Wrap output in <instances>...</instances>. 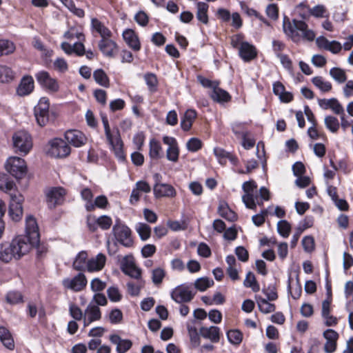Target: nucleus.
Listing matches in <instances>:
<instances>
[{
    "label": "nucleus",
    "instance_id": "obj_1",
    "mask_svg": "<svg viewBox=\"0 0 353 353\" xmlns=\"http://www.w3.org/2000/svg\"><path fill=\"white\" fill-rule=\"evenodd\" d=\"M31 250V245L27 239L18 236L10 242H3L0 244V261L9 263L12 260H19L27 254Z\"/></svg>",
    "mask_w": 353,
    "mask_h": 353
},
{
    "label": "nucleus",
    "instance_id": "obj_2",
    "mask_svg": "<svg viewBox=\"0 0 353 353\" xmlns=\"http://www.w3.org/2000/svg\"><path fill=\"white\" fill-rule=\"evenodd\" d=\"M283 28L285 34L294 42H299L301 39L313 41L315 34L307 28V25L301 20L293 19L291 23L286 17L283 19Z\"/></svg>",
    "mask_w": 353,
    "mask_h": 353
},
{
    "label": "nucleus",
    "instance_id": "obj_3",
    "mask_svg": "<svg viewBox=\"0 0 353 353\" xmlns=\"http://www.w3.org/2000/svg\"><path fill=\"white\" fill-rule=\"evenodd\" d=\"M101 120L107 142L114 151L117 158L121 161H125V156L123 151V142L119 128L115 127L111 129L108 117L105 115L101 117Z\"/></svg>",
    "mask_w": 353,
    "mask_h": 353
},
{
    "label": "nucleus",
    "instance_id": "obj_4",
    "mask_svg": "<svg viewBox=\"0 0 353 353\" xmlns=\"http://www.w3.org/2000/svg\"><path fill=\"white\" fill-rule=\"evenodd\" d=\"M112 232L117 242L125 248L133 245L131 230L124 224L117 221L113 226Z\"/></svg>",
    "mask_w": 353,
    "mask_h": 353
},
{
    "label": "nucleus",
    "instance_id": "obj_5",
    "mask_svg": "<svg viewBox=\"0 0 353 353\" xmlns=\"http://www.w3.org/2000/svg\"><path fill=\"white\" fill-rule=\"evenodd\" d=\"M257 188V185L254 181H245L242 185V189L245 194L242 196V201L245 204L247 208L251 210H256V203L261 205H263V202L258 201V196H254L253 192L254 190Z\"/></svg>",
    "mask_w": 353,
    "mask_h": 353
},
{
    "label": "nucleus",
    "instance_id": "obj_6",
    "mask_svg": "<svg viewBox=\"0 0 353 353\" xmlns=\"http://www.w3.org/2000/svg\"><path fill=\"white\" fill-rule=\"evenodd\" d=\"M6 170L17 179H22L27 173L25 161L17 157H10L6 163Z\"/></svg>",
    "mask_w": 353,
    "mask_h": 353
},
{
    "label": "nucleus",
    "instance_id": "obj_7",
    "mask_svg": "<svg viewBox=\"0 0 353 353\" xmlns=\"http://www.w3.org/2000/svg\"><path fill=\"white\" fill-rule=\"evenodd\" d=\"M8 214L12 221H19L23 216V196L19 192L11 193Z\"/></svg>",
    "mask_w": 353,
    "mask_h": 353
},
{
    "label": "nucleus",
    "instance_id": "obj_8",
    "mask_svg": "<svg viewBox=\"0 0 353 353\" xmlns=\"http://www.w3.org/2000/svg\"><path fill=\"white\" fill-rule=\"evenodd\" d=\"M13 145L17 152L26 154L32 148L30 135L26 131H19L12 137Z\"/></svg>",
    "mask_w": 353,
    "mask_h": 353
},
{
    "label": "nucleus",
    "instance_id": "obj_9",
    "mask_svg": "<svg viewBox=\"0 0 353 353\" xmlns=\"http://www.w3.org/2000/svg\"><path fill=\"white\" fill-rule=\"evenodd\" d=\"M49 143L50 148L48 150V154L52 157L63 158L70 154V147L61 139H54Z\"/></svg>",
    "mask_w": 353,
    "mask_h": 353
},
{
    "label": "nucleus",
    "instance_id": "obj_10",
    "mask_svg": "<svg viewBox=\"0 0 353 353\" xmlns=\"http://www.w3.org/2000/svg\"><path fill=\"white\" fill-rule=\"evenodd\" d=\"M121 269L124 274L135 280L143 279L141 270L136 265L132 255H127L123 258Z\"/></svg>",
    "mask_w": 353,
    "mask_h": 353
},
{
    "label": "nucleus",
    "instance_id": "obj_11",
    "mask_svg": "<svg viewBox=\"0 0 353 353\" xmlns=\"http://www.w3.org/2000/svg\"><path fill=\"white\" fill-rule=\"evenodd\" d=\"M49 101L45 97L41 98L34 107V113L37 122L40 126H45L49 121Z\"/></svg>",
    "mask_w": 353,
    "mask_h": 353
},
{
    "label": "nucleus",
    "instance_id": "obj_12",
    "mask_svg": "<svg viewBox=\"0 0 353 353\" xmlns=\"http://www.w3.org/2000/svg\"><path fill=\"white\" fill-rule=\"evenodd\" d=\"M23 236L31 245V248L39 242L40 237L39 228L36 219L32 216H28L26 219V236Z\"/></svg>",
    "mask_w": 353,
    "mask_h": 353
},
{
    "label": "nucleus",
    "instance_id": "obj_13",
    "mask_svg": "<svg viewBox=\"0 0 353 353\" xmlns=\"http://www.w3.org/2000/svg\"><path fill=\"white\" fill-rule=\"evenodd\" d=\"M155 184L153 188L155 197H174L176 195V191L173 186L167 183H161V176L156 173L154 175Z\"/></svg>",
    "mask_w": 353,
    "mask_h": 353
},
{
    "label": "nucleus",
    "instance_id": "obj_14",
    "mask_svg": "<svg viewBox=\"0 0 353 353\" xmlns=\"http://www.w3.org/2000/svg\"><path fill=\"white\" fill-rule=\"evenodd\" d=\"M65 288L74 292L82 290L87 285V279L83 273H79L72 279L66 278L62 281Z\"/></svg>",
    "mask_w": 353,
    "mask_h": 353
},
{
    "label": "nucleus",
    "instance_id": "obj_15",
    "mask_svg": "<svg viewBox=\"0 0 353 353\" xmlns=\"http://www.w3.org/2000/svg\"><path fill=\"white\" fill-rule=\"evenodd\" d=\"M194 319L187 323V329L190 336L191 344L193 347L199 345V308L194 310Z\"/></svg>",
    "mask_w": 353,
    "mask_h": 353
},
{
    "label": "nucleus",
    "instance_id": "obj_16",
    "mask_svg": "<svg viewBox=\"0 0 353 353\" xmlns=\"http://www.w3.org/2000/svg\"><path fill=\"white\" fill-rule=\"evenodd\" d=\"M37 81L46 89L51 92L59 90V84L56 79L52 78L46 71H40L35 74Z\"/></svg>",
    "mask_w": 353,
    "mask_h": 353
},
{
    "label": "nucleus",
    "instance_id": "obj_17",
    "mask_svg": "<svg viewBox=\"0 0 353 353\" xmlns=\"http://www.w3.org/2000/svg\"><path fill=\"white\" fill-rule=\"evenodd\" d=\"M65 139L67 142L76 148L85 144L87 138L83 132L77 130H70L65 132Z\"/></svg>",
    "mask_w": 353,
    "mask_h": 353
},
{
    "label": "nucleus",
    "instance_id": "obj_18",
    "mask_svg": "<svg viewBox=\"0 0 353 353\" xmlns=\"http://www.w3.org/2000/svg\"><path fill=\"white\" fill-rule=\"evenodd\" d=\"M65 194V190L63 188L59 187L51 189L47 194L48 207L53 208L57 205L60 204Z\"/></svg>",
    "mask_w": 353,
    "mask_h": 353
},
{
    "label": "nucleus",
    "instance_id": "obj_19",
    "mask_svg": "<svg viewBox=\"0 0 353 353\" xmlns=\"http://www.w3.org/2000/svg\"><path fill=\"white\" fill-rule=\"evenodd\" d=\"M106 262V256L102 253H99L96 256L89 259L86 264V270L89 272H99L101 270Z\"/></svg>",
    "mask_w": 353,
    "mask_h": 353
},
{
    "label": "nucleus",
    "instance_id": "obj_20",
    "mask_svg": "<svg viewBox=\"0 0 353 353\" xmlns=\"http://www.w3.org/2000/svg\"><path fill=\"white\" fill-rule=\"evenodd\" d=\"M239 55L245 62H249L256 57V49L250 43L244 42L239 46Z\"/></svg>",
    "mask_w": 353,
    "mask_h": 353
},
{
    "label": "nucleus",
    "instance_id": "obj_21",
    "mask_svg": "<svg viewBox=\"0 0 353 353\" xmlns=\"http://www.w3.org/2000/svg\"><path fill=\"white\" fill-rule=\"evenodd\" d=\"M98 46L101 52L108 57H113L117 51V43L110 38L101 39Z\"/></svg>",
    "mask_w": 353,
    "mask_h": 353
},
{
    "label": "nucleus",
    "instance_id": "obj_22",
    "mask_svg": "<svg viewBox=\"0 0 353 353\" xmlns=\"http://www.w3.org/2000/svg\"><path fill=\"white\" fill-rule=\"evenodd\" d=\"M194 295L188 288L181 286L176 288L171 294L172 298L177 303L190 301Z\"/></svg>",
    "mask_w": 353,
    "mask_h": 353
},
{
    "label": "nucleus",
    "instance_id": "obj_23",
    "mask_svg": "<svg viewBox=\"0 0 353 353\" xmlns=\"http://www.w3.org/2000/svg\"><path fill=\"white\" fill-rule=\"evenodd\" d=\"M101 314L97 305L89 304L85 310L83 321L84 325L87 326L90 323L101 319Z\"/></svg>",
    "mask_w": 353,
    "mask_h": 353
},
{
    "label": "nucleus",
    "instance_id": "obj_24",
    "mask_svg": "<svg viewBox=\"0 0 353 353\" xmlns=\"http://www.w3.org/2000/svg\"><path fill=\"white\" fill-rule=\"evenodd\" d=\"M200 336L209 339L212 343H217L220 339V329L216 326L200 327Z\"/></svg>",
    "mask_w": 353,
    "mask_h": 353
},
{
    "label": "nucleus",
    "instance_id": "obj_25",
    "mask_svg": "<svg viewBox=\"0 0 353 353\" xmlns=\"http://www.w3.org/2000/svg\"><path fill=\"white\" fill-rule=\"evenodd\" d=\"M34 89V80L31 76L23 77L17 88V92L19 96L30 94Z\"/></svg>",
    "mask_w": 353,
    "mask_h": 353
},
{
    "label": "nucleus",
    "instance_id": "obj_26",
    "mask_svg": "<svg viewBox=\"0 0 353 353\" xmlns=\"http://www.w3.org/2000/svg\"><path fill=\"white\" fill-rule=\"evenodd\" d=\"M123 37L127 44L134 50L138 51L140 50L141 45L139 38L135 32L131 30L128 29L123 32Z\"/></svg>",
    "mask_w": 353,
    "mask_h": 353
},
{
    "label": "nucleus",
    "instance_id": "obj_27",
    "mask_svg": "<svg viewBox=\"0 0 353 353\" xmlns=\"http://www.w3.org/2000/svg\"><path fill=\"white\" fill-rule=\"evenodd\" d=\"M218 213L221 217L228 221L234 222L237 220V214L225 203H220L218 208Z\"/></svg>",
    "mask_w": 353,
    "mask_h": 353
},
{
    "label": "nucleus",
    "instance_id": "obj_28",
    "mask_svg": "<svg viewBox=\"0 0 353 353\" xmlns=\"http://www.w3.org/2000/svg\"><path fill=\"white\" fill-rule=\"evenodd\" d=\"M210 97L217 103H223L231 100L230 94L225 90L219 88V85L210 93Z\"/></svg>",
    "mask_w": 353,
    "mask_h": 353
},
{
    "label": "nucleus",
    "instance_id": "obj_29",
    "mask_svg": "<svg viewBox=\"0 0 353 353\" xmlns=\"http://www.w3.org/2000/svg\"><path fill=\"white\" fill-rule=\"evenodd\" d=\"M91 26L92 29L96 30L101 37V39L110 38L111 31L105 27L99 20L96 18L92 19Z\"/></svg>",
    "mask_w": 353,
    "mask_h": 353
},
{
    "label": "nucleus",
    "instance_id": "obj_30",
    "mask_svg": "<svg viewBox=\"0 0 353 353\" xmlns=\"http://www.w3.org/2000/svg\"><path fill=\"white\" fill-rule=\"evenodd\" d=\"M197 113L194 110H188L181 120V126L185 131L189 130L192 125L193 121L196 119Z\"/></svg>",
    "mask_w": 353,
    "mask_h": 353
},
{
    "label": "nucleus",
    "instance_id": "obj_31",
    "mask_svg": "<svg viewBox=\"0 0 353 353\" xmlns=\"http://www.w3.org/2000/svg\"><path fill=\"white\" fill-rule=\"evenodd\" d=\"M88 253L86 251H81L76 256L72 267L77 271H83L86 270V264L88 261Z\"/></svg>",
    "mask_w": 353,
    "mask_h": 353
},
{
    "label": "nucleus",
    "instance_id": "obj_32",
    "mask_svg": "<svg viewBox=\"0 0 353 353\" xmlns=\"http://www.w3.org/2000/svg\"><path fill=\"white\" fill-rule=\"evenodd\" d=\"M0 340L5 347L12 350L14 347V340L10 331L5 327H0Z\"/></svg>",
    "mask_w": 353,
    "mask_h": 353
},
{
    "label": "nucleus",
    "instance_id": "obj_33",
    "mask_svg": "<svg viewBox=\"0 0 353 353\" xmlns=\"http://www.w3.org/2000/svg\"><path fill=\"white\" fill-rule=\"evenodd\" d=\"M256 301L259 310L264 314L273 312L276 310L274 304L269 303L268 300L261 296H256Z\"/></svg>",
    "mask_w": 353,
    "mask_h": 353
},
{
    "label": "nucleus",
    "instance_id": "obj_34",
    "mask_svg": "<svg viewBox=\"0 0 353 353\" xmlns=\"http://www.w3.org/2000/svg\"><path fill=\"white\" fill-rule=\"evenodd\" d=\"M145 281L143 279L129 281L127 283L128 292L133 296H138L141 288L144 287Z\"/></svg>",
    "mask_w": 353,
    "mask_h": 353
},
{
    "label": "nucleus",
    "instance_id": "obj_35",
    "mask_svg": "<svg viewBox=\"0 0 353 353\" xmlns=\"http://www.w3.org/2000/svg\"><path fill=\"white\" fill-rule=\"evenodd\" d=\"M329 74L338 83L341 84L347 81V75L345 70L340 68H332L330 69Z\"/></svg>",
    "mask_w": 353,
    "mask_h": 353
},
{
    "label": "nucleus",
    "instance_id": "obj_36",
    "mask_svg": "<svg viewBox=\"0 0 353 353\" xmlns=\"http://www.w3.org/2000/svg\"><path fill=\"white\" fill-rule=\"evenodd\" d=\"M93 77L96 82L101 86L108 88L110 80L105 72L102 69H97L93 73Z\"/></svg>",
    "mask_w": 353,
    "mask_h": 353
},
{
    "label": "nucleus",
    "instance_id": "obj_37",
    "mask_svg": "<svg viewBox=\"0 0 353 353\" xmlns=\"http://www.w3.org/2000/svg\"><path fill=\"white\" fill-rule=\"evenodd\" d=\"M312 83L323 92H329L332 90V84L327 81H325L322 77H314L312 79Z\"/></svg>",
    "mask_w": 353,
    "mask_h": 353
},
{
    "label": "nucleus",
    "instance_id": "obj_38",
    "mask_svg": "<svg viewBox=\"0 0 353 353\" xmlns=\"http://www.w3.org/2000/svg\"><path fill=\"white\" fill-rule=\"evenodd\" d=\"M325 128L332 133H336L340 128V123L337 118L334 116H326L324 119Z\"/></svg>",
    "mask_w": 353,
    "mask_h": 353
},
{
    "label": "nucleus",
    "instance_id": "obj_39",
    "mask_svg": "<svg viewBox=\"0 0 353 353\" xmlns=\"http://www.w3.org/2000/svg\"><path fill=\"white\" fill-rule=\"evenodd\" d=\"M135 230L142 241H146L150 237L151 228L146 223H138Z\"/></svg>",
    "mask_w": 353,
    "mask_h": 353
},
{
    "label": "nucleus",
    "instance_id": "obj_40",
    "mask_svg": "<svg viewBox=\"0 0 353 353\" xmlns=\"http://www.w3.org/2000/svg\"><path fill=\"white\" fill-rule=\"evenodd\" d=\"M12 70L6 65H0V82L8 83L14 79Z\"/></svg>",
    "mask_w": 353,
    "mask_h": 353
},
{
    "label": "nucleus",
    "instance_id": "obj_41",
    "mask_svg": "<svg viewBox=\"0 0 353 353\" xmlns=\"http://www.w3.org/2000/svg\"><path fill=\"white\" fill-rule=\"evenodd\" d=\"M243 285L246 288H252V290L254 292H256L259 291V290H260L259 285L256 280L255 276L251 272H249L247 274L245 279L243 281Z\"/></svg>",
    "mask_w": 353,
    "mask_h": 353
},
{
    "label": "nucleus",
    "instance_id": "obj_42",
    "mask_svg": "<svg viewBox=\"0 0 353 353\" xmlns=\"http://www.w3.org/2000/svg\"><path fill=\"white\" fill-rule=\"evenodd\" d=\"M14 187L15 184L6 174H0V189L1 190L5 192L12 191Z\"/></svg>",
    "mask_w": 353,
    "mask_h": 353
},
{
    "label": "nucleus",
    "instance_id": "obj_43",
    "mask_svg": "<svg viewBox=\"0 0 353 353\" xmlns=\"http://www.w3.org/2000/svg\"><path fill=\"white\" fill-rule=\"evenodd\" d=\"M161 146L158 141L155 139H152L150 141L149 154L152 159H159L161 157Z\"/></svg>",
    "mask_w": 353,
    "mask_h": 353
},
{
    "label": "nucleus",
    "instance_id": "obj_44",
    "mask_svg": "<svg viewBox=\"0 0 353 353\" xmlns=\"http://www.w3.org/2000/svg\"><path fill=\"white\" fill-rule=\"evenodd\" d=\"M309 13L316 18L328 17L329 13L323 5H316L312 8H308Z\"/></svg>",
    "mask_w": 353,
    "mask_h": 353
},
{
    "label": "nucleus",
    "instance_id": "obj_45",
    "mask_svg": "<svg viewBox=\"0 0 353 353\" xmlns=\"http://www.w3.org/2000/svg\"><path fill=\"white\" fill-rule=\"evenodd\" d=\"M15 50L14 44L8 40H0V57L12 53Z\"/></svg>",
    "mask_w": 353,
    "mask_h": 353
},
{
    "label": "nucleus",
    "instance_id": "obj_46",
    "mask_svg": "<svg viewBox=\"0 0 353 353\" xmlns=\"http://www.w3.org/2000/svg\"><path fill=\"white\" fill-rule=\"evenodd\" d=\"M200 84L205 88L208 90V94L214 92V90L219 85V81H212L209 79L200 76Z\"/></svg>",
    "mask_w": 353,
    "mask_h": 353
},
{
    "label": "nucleus",
    "instance_id": "obj_47",
    "mask_svg": "<svg viewBox=\"0 0 353 353\" xmlns=\"http://www.w3.org/2000/svg\"><path fill=\"white\" fill-rule=\"evenodd\" d=\"M291 225L286 220L279 221L277 223V231L280 235L286 238L289 236Z\"/></svg>",
    "mask_w": 353,
    "mask_h": 353
},
{
    "label": "nucleus",
    "instance_id": "obj_48",
    "mask_svg": "<svg viewBox=\"0 0 353 353\" xmlns=\"http://www.w3.org/2000/svg\"><path fill=\"white\" fill-rule=\"evenodd\" d=\"M144 79L146 82L147 85L149 88V90L151 92H154L157 90V87L158 84V81L156 75L153 73H147L144 76Z\"/></svg>",
    "mask_w": 353,
    "mask_h": 353
},
{
    "label": "nucleus",
    "instance_id": "obj_49",
    "mask_svg": "<svg viewBox=\"0 0 353 353\" xmlns=\"http://www.w3.org/2000/svg\"><path fill=\"white\" fill-rule=\"evenodd\" d=\"M228 341L234 345H239L242 341V334L239 330H230L227 332Z\"/></svg>",
    "mask_w": 353,
    "mask_h": 353
},
{
    "label": "nucleus",
    "instance_id": "obj_50",
    "mask_svg": "<svg viewBox=\"0 0 353 353\" xmlns=\"http://www.w3.org/2000/svg\"><path fill=\"white\" fill-rule=\"evenodd\" d=\"M96 222H97V224L102 230H108L112 224V219L110 216H106V215L101 216L100 217H99L97 219Z\"/></svg>",
    "mask_w": 353,
    "mask_h": 353
},
{
    "label": "nucleus",
    "instance_id": "obj_51",
    "mask_svg": "<svg viewBox=\"0 0 353 353\" xmlns=\"http://www.w3.org/2000/svg\"><path fill=\"white\" fill-rule=\"evenodd\" d=\"M302 245L306 252H311L314 249V239L312 236H305L302 239Z\"/></svg>",
    "mask_w": 353,
    "mask_h": 353
},
{
    "label": "nucleus",
    "instance_id": "obj_52",
    "mask_svg": "<svg viewBox=\"0 0 353 353\" xmlns=\"http://www.w3.org/2000/svg\"><path fill=\"white\" fill-rule=\"evenodd\" d=\"M262 292L266 296L267 300L270 301H273L278 299L277 292L274 285H268L267 288H263Z\"/></svg>",
    "mask_w": 353,
    "mask_h": 353
},
{
    "label": "nucleus",
    "instance_id": "obj_53",
    "mask_svg": "<svg viewBox=\"0 0 353 353\" xmlns=\"http://www.w3.org/2000/svg\"><path fill=\"white\" fill-rule=\"evenodd\" d=\"M6 301L10 304H17L23 301V296L19 292H10L6 295Z\"/></svg>",
    "mask_w": 353,
    "mask_h": 353
},
{
    "label": "nucleus",
    "instance_id": "obj_54",
    "mask_svg": "<svg viewBox=\"0 0 353 353\" xmlns=\"http://www.w3.org/2000/svg\"><path fill=\"white\" fill-rule=\"evenodd\" d=\"M266 14L272 20H276L279 18V8L276 4H269L265 9Z\"/></svg>",
    "mask_w": 353,
    "mask_h": 353
},
{
    "label": "nucleus",
    "instance_id": "obj_55",
    "mask_svg": "<svg viewBox=\"0 0 353 353\" xmlns=\"http://www.w3.org/2000/svg\"><path fill=\"white\" fill-rule=\"evenodd\" d=\"M165 276V272L161 268H157L152 271V282L159 285L162 283V281Z\"/></svg>",
    "mask_w": 353,
    "mask_h": 353
},
{
    "label": "nucleus",
    "instance_id": "obj_56",
    "mask_svg": "<svg viewBox=\"0 0 353 353\" xmlns=\"http://www.w3.org/2000/svg\"><path fill=\"white\" fill-rule=\"evenodd\" d=\"M69 311L72 317L77 321H80L84 317L81 310L74 303L70 305Z\"/></svg>",
    "mask_w": 353,
    "mask_h": 353
},
{
    "label": "nucleus",
    "instance_id": "obj_57",
    "mask_svg": "<svg viewBox=\"0 0 353 353\" xmlns=\"http://www.w3.org/2000/svg\"><path fill=\"white\" fill-rule=\"evenodd\" d=\"M255 145V141L248 137V132L243 131L242 132V145L246 150L252 148Z\"/></svg>",
    "mask_w": 353,
    "mask_h": 353
},
{
    "label": "nucleus",
    "instance_id": "obj_58",
    "mask_svg": "<svg viewBox=\"0 0 353 353\" xmlns=\"http://www.w3.org/2000/svg\"><path fill=\"white\" fill-rule=\"evenodd\" d=\"M107 294L109 299L114 302L119 301L122 297L119 289L116 287H110L107 290Z\"/></svg>",
    "mask_w": 353,
    "mask_h": 353
},
{
    "label": "nucleus",
    "instance_id": "obj_59",
    "mask_svg": "<svg viewBox=\"0 0 353 353\" xmlns=\"http://www.w3.org/2000/svg\"><path fill=\"white\" fill-rule=\"evenodd\" d=\"M330 109H331L332 111L337 115H345V110L343 105L335 98H333Z\"/></svg>",
    "mask_w": 353,
    "mask_h": 353
},
{
    "label": "nucleus",
    "instance_id": "obj_60",
    "mask_svg": "<svg viewBox=\"0 0 353 353\" xmlns=\"http://www.w3.org/2000/svg\"><path fill=\"white\" fill-rule=\"evenodd\" d=\"M235 254L238 259L242 262L248 261L249 254L248 250L243 246H238L235 249Z\"/></svg>",
    "mask_w": 353,
    "mask_h": 353
},
{
    "label": "nucleus",
    "instance_id": "obj_61",
    "mask_svg": "<svg viewBox=\"0 0 353 353\" xmlns=\"http://www.w3.org/2000/svg\"><path fill=\"white\" fill-rule=\"evenodd\" d=\"M268 215V210L266 209L261 210L259 214L252 216V220L254 224L256 226H261L265 220V216Z\"/></svg>",
    "mask_w": 353,
    "mask_h": 353
},
{
    "label": "nucleus",
    "instance_id": "obj_62",
    "mask_svg": "<svg viewBox=\"0 0 353 353\" xmlns=\"http://www.w3.org/2000/svg\"><path fill=\"white\" fill-rule=\"evenodd\" d=\"M132 345V343L130 340L122 339L117 346V352L118 353H125L131 348Z\"/></svg>",
    "mask_w": 353,
    "mask_h": 353
},
{
    "label": "nucleus",
    "instance_id": "obj_63",
    "mask_svg": "<svg viewBox=\"0 0 353 353\" xmlns=\"http://www.w3.org/2000/svg\"><path fill=\"white\" fill-rule=\"evenodd\" d=\"M106 284L98 278L92 280L90 287L94 292H100L105 289Z\"/></svg>",
    "mask_w": 353,
    "mask_h": 353
},
{
    "label": "nucleus",
    "instance_id": "obj_64",
    "mask_svg": "<svg viewBox=\"0 0 353 353\" xmlns=\"http://www.w3.org/2000/svg\"><path fill=\"white\" fill-rule=\"evenodd\" d=\"M277 57L280 59L281 63L285 69L292 71V63L287 54L277 53Z\"/></svg>",
    "mask_w": 353,
    "mask_h": 353
}]
</instances>
